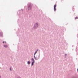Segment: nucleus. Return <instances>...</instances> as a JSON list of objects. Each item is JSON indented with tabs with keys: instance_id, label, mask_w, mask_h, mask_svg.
Masks as SVG:
<instances>
[{
	"instance_id": "12",
	"label": "nucleus",
	"mask_w": 78,
	"mask_h": 78,
	"mask_svg": "<svg viewBox=\"0 0 78 78\" xmlns=\"http://www.w3.org/2000/svg\"><path fill=\"white\" fill-rule=\"evenodd\" d=\"M77 71H78V69H77Z\"/></svg>"
},
{
	"instance_id": "1",
	"label": "nucleus",
	"mask_w": 78,
	"mask_h": 78,
	"mask_svg": "<svg viewBox=\"0 0 78 78\" xmlns=\"http://www.w3.org/2000/svg\"><path fill=\"white\" fill-rule=\"evenodd\" d=\"M31 59L32 61H33V62H32L31 65L32 66H33L34 64V60L33 58H32Z\"/></svg>"
},
{
	"instance_id": "5",
	"label": "nucleus",
	"mask_w": 78,
	"mask_h": 78,
	"mask_svg": "<svg viewBox=\"0 0 78 78\" xmlns=\"http://www.w3.org/2000/svg\"><path fill=\"white\" fill-rule=\"evenodd\" d=\"M37 51H38V49H37V51H35V52L34 54V55H36V54H37Z\"/></svg>"
},
{
	"instance_id": "11",
	"label": "nucleus",
	"mask_w": 78,
	"mask_h": 78,
	"mask_svg": "<svg viewBox=\"0 0 78 78\" xmlns=\"http://www.w3.org/2000/svg\"><path fill=\"white\" fill-rule=\"evenodd\" d=\"M75 19H78L77 18H75Z\"/></svg>"
},
{
	"instance_id": "13",
	"label": "nucleus",
	"mask_w": 78,
	"mask_h": 78,
	"mask_svg": "<svg viewBox=\"0 0 78 78\" xmlns=\"http://www.w3.org/2000/svg\"><path fill=\"white\" fill-rule=\"evenodd\" d=\"M66 55V54H65Z\"/></svg>"
},
{
	"instance_id": "7",
	"label": "nucleus",
	"mask_w": 78,
	"mask_h": 78,
	"mask_svg": "<svg viewBox=\"0 0 78 78\" xmlns=\"http://www.w3.org/2000/svg\"><path fill=\"white\" fill-rule=\"evenodd\" d=\"M27 64H30V61H28V62H27Z\"/></svg>"
},
{
	"instance_id": "8",
	"label": "nucleus",
	"mask_w": 78,
	"mask_h": 78,
	"mask_svg": "<svg viewBox=\"0 0 78 78\" xmlns=\"http://www.w3.org/2000/svg\"><path fill=\"white\" fill-rule=\"evenodd\" d=\"M4 47H5L6 48V47H8V45H4Z\"/></svg>"
},
{
	"instance_id": "10",
	"label": "nucleus",
	"mask_w": 78,
	"mask_h": 78,
	"mask_svg": "<svg viewBox=\"0 0 78 78\" xmlns=\"http://www.w3.org/2000/svg\"><path fill=\"white\" fill-rule=\"evenodd\" d=\"M3 44H4V43H5V42H4V41H3Z\"/></svg>"
},
{
	"instance_id": "6",
	"label": "nucleus",
	"mask_w": 78,
	"mask_h": 78,
	"mask_svg": "<svg viewBox=\"0 0 78 78\" xmlns=\"http://www.w3.org/2000/svg\"><path fill=\"white\" fill-rule=\"evenodd\" d=\"M34 59H36V60H37V58H36V57L35 56V55H34Z\"/></svg>"
},
{
	"instance_id": "9",
	"label": "nucleus",
	"mask_w": 78,
	"mask_h": 78,
	"mask_svg": "<svg viewBox=\"0 0 78 78\" xmlns=\"http://www.w3.org/2000/svg\"><path fill=\"white\" fill-rule=\"evenodd\" d=\"M10 70H11V68H10Z\"/></svg>"
},
{
	"instance_id": "4",
	"label": "nucleus",
	"mask_w": 78,
	"mask_h": 78,
	"mask_svg": "<svg viewBox=\"0 0 78 78\" xmlns=\"http://www.w3.org/2000/svg\"><path fill=\"white\" fill-rule=\"evenodd\" d=\"M38 27V24H36L34 28H36V27Z\"/></svg>"
},
{
	"instance_id": "3",
	"label": "nucleus",
	"mask_w": 78,
	"mask_h": 78,
	"mask_svg": "<svg viewBox=\"0 0 78 78\" xmlns=\"http://www.w3.org/2000/svg\"><path fill=\"white\" fill-rule=\"evenodd\" d=\"M56 5H55L54 6V10L55 11H56Z\"/></svg>"
},
{
	"instance_id": "2",
	"label": "nucleus",
	"mask_w": 78,
	"mask_h": 78,
	"mask_svg": "<svg viewBox=\"0 0 78 78\" xmlns=\"http://www.w3.org/2000/svg\"><path fill=\"white\" fill-rule=\"evenodd\" d=\"M31 9V5H29L28 7V10H30Z\"/></svg>"
}]
</instances>
